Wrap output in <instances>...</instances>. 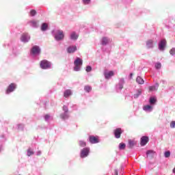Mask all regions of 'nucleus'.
<instances>
[{
    "label": "nucleus",
    "mask_w": 175,
    "mask_h": 175,
    "mask_svg": "<svg viewBox=\"0 0 175 175\" xmlns=\"http://www.w3.org/2000/svg\"><path fill=\"white\" fill-rule=\"evenodd\" d=\"M74 70H75V72H79L80 68L83 66V59L80 57H77L74 62Z\"/></svg>",
    "instance_id": "nucleus-1"
},
{
    "label": "nucleus",
    "mask_w": 175,
    "mask_h": 175,
    "mask_svg": "<svg viewBox=\"0 0 175 175\" xmlns=\"http://www.w3.org/2000/svg\"><path fill=\"white\" fill-rule=\"evenodd\" d=\"M40 68H42V69H49V68H51V63L46 59H44L40 62Z\"/></svg>",
    "instance_id": "nucleus-2"
},
{
    "label": "nucleus",
    "mask_w": 175,
    "mask_h": 175,
    "mask_svg": "<svg viewBox=\"0 0 175 175\" xmlns=\"http://www.w3.org/2000/svg\"><path fill=\"white\" fill-rule=\"evenodd\" d=\"M89 142L92 144H96V143H99V137H95L94 135L89 136Z\"/></svg>",
    "instance_id": "nucleus-3"
},
{
    "label": "nucleus",
    "mask_w": 175,
    "mask_h": 175,
    "mask_svg": "<svg viewBox=\"0 0 175 175\" xmlns=\"http://www.w3.org/2000/svg\"><path fill=\"white\" fill-rule=\"evenodd\" d=\"M90 154V148H85L81 151V158H85Z\"/></svg>",
    "instance_id": "nucleus-4"
},
{
    "label": "nucleus",
    "mask_w": 175,
    "mask_h": 175,
    "mask_svg": "<svg viewBox=\"0 0 175 175\" xmlns=\"http://www.w3.org/2000/svg\"><path fill=\"white\" fill-rule=\"evenodd\" d=\"M30 39H31V36H29L28 33H23L21 38V42H24V43H27V42H29Z\"/></svg>",
    "instance_id": "nucleus-5"
},
{
    "label": "nucleus",
    "mask_w": 175,
    "mask_h": 175,
    "mask_svg": "<svg viewBox=\"0 0 175 175\" xmlns=\"http://www.w3.org/2000/svg\"><path fill=\"white\" fill-rule=\"evenodd\" d=\"M113 133L116 139H120L122 133V130L120 128H118L114 130Z\"/></svg>",
    "instance_id": "nucleus-6"
},
{
    "label": "nucleus",
    "mask_w": 175,
    "mask_h": 175,
    "mask_svg": "<svg viewBox=\"0 0 175 175\" xmlns=\"http://www.w3.org/2000/svg\"><path fill=\"white\" fill-rule=\"evenodd\" d=\"M55 38L56 40H62L64 39V31H59L55 36Z\"/></svg>",
    "instance_id": "nucleus-7"
},
{
    "label": "nucleus",
    "mask_w": 175,
    "mask_h": 175,
    "mask_svg": "<svg viewBox=\"0 0 175 175\" xmlns=\"http://www.w3.org/2000/svg\"><path fill=\"white\" fill-rule=\"evenodd\" d=\"M31 53L33 55L40 54V48L38 46H33L31 49Z\"/></svg>",
    "instance_id": "nucleus-8"
},
{
    "label": "nucleus",
    "mask_w": 175,
    "mask_h": 175,
    "mask_svg": "<svg viewBox=\"0 0 175 175\" xmlns=\"http://www.w3.org/2000/svg\"><path fill=\"white\" fill-rule=\"evenodd\" d=\"M14 90H16V84L11 83L6 90V94H10V92H13Z\"/></svg>",
    "instance_id": "nucleus-9"
},
{
    "label": "nucleus",
    "mask_w": 175,
    "mask_h": 175,
    "mask_svg": "<svg viewBox=\"0 0 175 175\" xmlns=\"http://www.w3.org/2000/svg\"><path fill=\"white\" fill-rule=\"evenodd\" d=\"M165 46H166V40H162L159 43V49L161 51H163L165 50Z\"/></svg>",
    "instance_id": "nucleus-10"
},
{
    "label": "nucleus",
    "mask_w": 175,
    "mask_h": 175,
    "mask_svg": "<svg viewBox=\"0 0 175 175\" xmlns=\"http://www.w3.org/2000/svg\"><path fill=\"white\" fill-rule=\"evenodd\" d=\"M148 137L147 136H143L141 138V142L140 144L141 146H146V144H147V143H148Z\"/></svg>",
    "instance_id": "nucleus-11"
},
{
    "label": "nucleus",
    "mask_w": 175,
    "mask_h": 175,
    "mask_svg": "<svg viewBox=\"0 0 175 175\" xmlns=\"http://www.w3.org/2000/svg\"><path fill=\"white\" fill-rule=\"evenodd\" d=\"M77 50V46H69L68 49H67V52L69 53V54H71L72 53H75V51H76Z\"/></svg>",
    "instance_id": "nucleus-12"
},
{
    "label": "nucleus",
    "mask_w": 175,
    "mask_h": 175,
    "mask_svg": "<svg viewBox=\"0 0 175 175\" xmlns=\"http://www.w3.org/2000/svg\"><path fill=\"white\" fill-rule=\"evenodd\" d=\"M109 42H110V40L109 38L103 37L102 38L101 44H103V46H106V44H109Z\"/></svg>",
    "instance_id": "nucleus-13"
},
{
    "label": "nucleus",
    "mask_w": 175,
    "mask_h": 175,
    "mask_svg": "<svg viewBox=\"0 0 175 175\" xmlns=\"http://www.w3.org/2000/svg\"><path fill=\"white\" fill-rule=\"evenodd\" d=\"M146 46L148 49H152V47H154V41L152 40H149L146 42Z\"/></svg>",
    "instance_id": "nucleus-14"
},
{
    "label": "nucleus",
    "mask_w": 175,
    "mask_h": 175,
    "mask_svg": "<svg viewBox=\"0 0 175 175\" xmlns=\"http://www.w3.org/2000/svg\"><path fill=\"white\" fill-rule=\"evenodd\" d=\"M70 95H72V90H66L64 92V98H69V96H70Z\"/></svg>",
    "instance_id": "nucleus-15"
},
{
    "label": "nucleus",
    "mask_w": 175,
    "mask_h": 175,
    "mask_svg": "<svg viewBox=\"0 0 175 175\" xmlns=\"http://www.w3.org/2000/svg\"><path fill=\"white\" fill-rule=\"evenodd\" d=\"M105 79H110V77H112V76H114V72L109 71L108 72L105 73Z\"/></svg>",
    "instance_id": "nucleus-16"
},
{
    "label": "nucleus",
    "mask_w": 175,
    "mask_h": 175,
    "mask_svg": "<svg viewBox=\"0 0 175 175\" xmlns=\"http://www.w3.org/2000/svg\"><path fill=\"white\" fill-rule=\"evenodd\" d=\"M79 35L76 34V32H72L70 35V39L72 40H77L78 39Z\"/></svg>",
    "instance_id": "nucleus-17"
},
{
    "label": "nucleus",
    "mask_w": 175,
    "mask_h": 175,
    "mask_svg": "<svg viewBox=\"0 0 175 175\" xmlns=\"http://www.w3.org/2000/svg\"><path fill=\"white\" fill-rule=\"evenodd\" d=\"M136 81L138 83V84H144V80H143L140 77H137Z\"/></svg>",
    "instance_id": "nucleus-18"
},
{
    "label": "nucleus",
    "mask_w": 175,
    "mask_h": 175,
    "mask_svg": "<svg viewBox=\"0 0 175 175\" xmlns=\"http://www.w3.org/2000/svg\"><path fill=\"white\" fill-rule=\"evenodd\" d=\"M135 141L131 139L129 140V148H133V146H135Z\"/></svg>",
    "instance_id": "nucleus-19"
},
{
    "label": "nucleus",
    "mask_w": 175,
    "mask_h": 175,
    "mask_svg": "<svg viewBox=\"0 0 175 175\" xmlns=\"http://www.w3.org/2000/svg\"><path fill=\"white\" fill-rule=\"evenodd\" d=\"M60 117L62 118V120H66V118H68L69 116H68V113L65 112L64 113L61 114Z\"/></svg>",
    "instance_id": "nucleus-20"
},
{
    "label": "nucleus",
    "mask_w": 175,
    "mask_h": 175,
    "mask_svg": "<svg viewBox=\"0 0 175 175\" xmlns=\"http://www.w3.org/2000/svg\"><path fill=\"white\" fill-rule=\"evenodd\" d=\"M30 24L31 27H38V22H36V21H31Z\"/></svg>",
    "instance_id": "nucleus-21"
},
{
    "label": "nucleus",
    "mask_w": 175,
    "mask_h": 175,
    "mask_svg": "<svg viewBox=\"0 0 175 175\" xmlns=\"http://www.w3.org/2000/svg\"><path fill=\"white\" fill-rule=\"evenodd\" d=\"M79 145L80 146V147H85V146H87V143L84 141H79Z\"/></svg>",
    "instance_id": "nucleus-22"
},
{
    "label": "nucleus",
    "mask_w": 175,
    "mask_h": 175,
    "mask_svg": "<svg viewBox=\"0 0 175 175\" xmlns=\"http://www.w3.org/2000/svg\"><path fill=\"white\" fill-rule=\"evenodd\" d=\"M154 154H155V152L153 150H148L146 152L147 157H148V155H150V157H153Z\"/></svg>",
    "instance_id": "nucleus-23"
},
{
    "label": "nucleus",
    "mask_w": 175,
    "mask_h": 175,
    "mask_svg": "<svg viewBox=\"0 0 175 175\" xmlns=\"http://www.w3.org/2000/svg\"><path fill=\"white\" fill-rule=\"evenodd\" d=\"M84 90L86 91V92H90L92 90V88L89 85H86L85 86Z\"/></svg>",
    "instance_id": "nucleus-24"
},
{
    "label": "nucleus",
    "mask_w": 175,
    "mask_h": 175,
    "mask_svg": "<svg viewBox=\"0 0 175 175\" xmlns=\"http://www.w3.org/2000/svg\"><path fill=\"white\" fill-rule=\"evenodd\" d=\"M126 146V145H125V144H122V143H120L119 144V148L120 150H125V147Z\"/></svg>",
    "instance_id": "nucleus-25"
},
{
    "label": "nucleus",
    "mask_w": 175,
    "mask_h": 175,
    "mask_svg": "<svg viewBox=\"0 0 175 175\" xmlns=\"http://www.w3.org/2000/svg\"><path fill=\"white\" fill-rule=\"evenodd\" d=\"M47 27L48 25L46 23H43L41 27L42 31H46V29H47Z\"/></svg>",
    "instance_id": "nucleus-26"
},
{
    "label": "nucleus",
    "mask_w": 175,
    "mask_h": 175,
    "mask_svg": "<svg viewBox=\"0 0 175 175\" xmlns=\"http://www.w3.org/2000/svg\"><path fill=\"white\" fill-rule=\"evenodd\" d=\"M155 102H157V99L155 98L151 97L150 99V103L151 105H154V103H155Z\"/></svg>",
    "instance_id": "nucleus-27"
},
{
    "label": "nucleus",
    "mask_w": 175,
    "mask_h": 175,
    "mask_svg": "<svg viewBox=\"0 0 175 175\" xmlns=\"http://www.w3.org/2000/svg\"><path fill=\"white\" fill-rule=\"evenodd\" d=\"M152 108V107L150 105H146V106L144 107V110L147 111L148 110H151Z\"/></svg>",
    "instance_id": "nucleus-28"
},
{
    "label": "nucleus",
    "mask_w": 175,
    "mask_h": 175,
    "mask_svg": "<svg viewBox=\"0 0 175 175\" xmlns=\"http://www.w3.org/2000/svg\"><path fill=\"white\" fill-rule=\"evenodd\" d=\"M31 155H33V151H32L31 149H29L27 150V157H31Z\"/></svg>",
    "instance_id": "nucleus-29"
},
{
    "label": "nucleus",
    "mask_w": 175,
    "mask_h": 175,
    "mask_svg": "<svg viewBox=\"0 0 175 175\" xmlns=\"http://www.w3.org/2000/svg\"><path fill=\"white\" fill-rule=\"evenodd\" d=\"M156 69H161L162 68V64L161 63H157L155 64Z\"/></svg>",
    "instance_id": "nucleus-30"
},
{
    "label": "nucleus",
    "mask_w": 175,
    "mask_h": 175,
    "mask_svg": "<svg viewBox=\"0 0 175 175\" xmlns=\"http://www.w3.org/2000/svg\"><path fill=\"white\" fill-rule=\"evenodd\" d=\"M157 88L155 86H150L149 91H157Z\"/></svg>",
    "instance_id": "nucleus-31"
},
{
    "label": "nucleus",
    "mask_w": 175,
    "mask_h": 175,
    "mask_svg": "<svg viewBox=\"0 0 175 175\" xmlns=\"http://www.w3.org/2000/svg\"><path fill=\"white\" fill-rule=\"evenodd\" d=\"M30 14H31V16H35L36 14V10H31V11H30Z\"/></svg>",
    "instance_id": "nucleus-32"
},
{
    "label": "nucleus",
    "mask_w": 175,
    "mask_h": 175,
    "mask_svg": "<svg viewBox=\"0 0 175 175\" xmlns=\"http://www.w3.org/2000/svg\"><path fill=\"white\" fill-rule=\"evenodd\" d=\"M170 53L171 54V55H174V54H175V48H172V49L170 51Z\"/></svg>",
    "instance_id": "nucleus-33"
},
{
    "label": "nucleus",
    "mask_w": 175,
    "mask_h": 175,
    "mask_svg": "<svg viewBox=\"0 0 175 175\" xmlns=\"http://www.w3.org/2000/svg\"><path fill=\"white\" fill-rule=\"evenodd\" d=\"M92 70V68L91 67V66H88L86 67V72H91Z\"/></svg>",
    "instance_id": "nucleus-34"
},
{
    "label": "nucleus",
    "mask_w": 175,
    "mask_h": 175,
    "mask_svg": "<svg viewBox=\"0 0 175 175\" xmlns=\"http://www.w3.org/2000/svg\"><path fill=\"white\" fill-rule=\"evenodd\" d=\"M165 158H169V157H170V151L165 152Z\"/></svg>",
    "instance_id": "nucleus-35"
},
{
    "label": "nucleus",
    "mask_w": 175,
    "mask_h": 175,
    "mask_svg": "<svg viewBox=\"0 0 175 175\" xmlns=\"http://www.w3.org/2000/svg\"><path fill=\"white\" fill-rule=\"evenodd\" d=\"M63 110L64 111H65V113H68V107H66V105L63 106Z\"/></svg>",
    "instance_id": "nucleus-36"
},
{
    "label": "nucleus",
    "mask_w": 175,
    "mask_h": 175,
    "mask_svg": "<svg viewBox=\"0 0 175 175\" xmlns=\"http://www.w3.org/2000/svg\"><path fill=\"white\" fill-rule=\"evenodd\" d=\"M170 127L171 128H175V121H172L170 123Z\"/></svg>",
    "instance_id": "nucleus-37"
},
{
    "label": "nucleus",
    "mask_w": 175,
    "mask_h": 175,
    "mask_svg": "<svg viewBox=\"0 0 175 175\" xmlns=\"http://www.w3.org/2000/svg\"><path fill=\"white\" fill-rule=\"evenodd\" d=\"M83 1L85 5H88V3H90V2L91 1V0H83Z\"/></svg>",
    "instance_id": "nucleus-38"
},
{
    "label": "nucleus",
    "mask_w": 175,
    "mask_h": 175,
    "mask_svg": "<svg viewBox=\"0 0 175 175\" xmlns=\"http://www.w3.org/2000/svg\"><path fill=\"white\" fill-rule=\"evenodd\" d=\"M140 94H142V92H140V90H139L138 91V94H135L134 98H137L139 96V95H140Z\"/></svg>",
    "instance_id": "nucleus-39"
},
{
    "label": "nucleus",
    "mask_w": 175,
    "mask_h": 175,
    "mask_svg": "<svg viewBox=\"0 0 175 175\" xmlns=\"http://www.w3.org/2000/svg\"><path fill=\"white\" fill-rule=\"evenodd\" d=\"M44 118L46 120H49V118H50V115H46Z\"/></svg>",
    "instance_id": "nucleus-40"
},
{
    "label": "nucleus",
    "mask_w": 175,
    "mask_h": 175,
    "mask_svg": "<svg viewBox=\"0 0 175 175\" xmlns=\"http://www.w3.org/2000/svg\"><path fill=\"white\" fill-rule=\"evenodd\" d=\"M114 174L115 175H118V171L117 170H114Z\"/></svg>",
    "instance_id": "nucleus-41"
},
{
    "label": "nucleus",
    "mask_w": 175,
    "mask_h": 175,
    "mask_svg": "<svg viewBox=\"0 0 175 175\" xmlns=\"http://www.w3.org/2000/svg\"><path fill=\"white\" fill-rule=\"evenodd\" d=\"M119 88H120V90H122L124 88V86H122V85H120Z\"/></svg>",
    "instance_id": "nucleus-42"
},
{
    "label": "nucleus",
    "mask_w": 175,
    "mask_h": 175,
    "mask_svg": "<svg viewBox=\"0 0 175 175\" xmlns=\"http://www.w3.org/2000/svg\"><path fill=\"white\" fill-rule=\"evenodd\" d=\"M173 173H175V167H174V168L173 169Z\"/></svg>",
    "instance_id": "nucleus-43"
},
{
    "label": "nucleus",
    "mask_w": 175,
    "mask_h": 175,
    "mask_svg": "<svg viewBox=\"0 0 175 175\" xmlns=\"http://www.w3.org/2000/svg\"><path fill=\"white\" fill-rule=\"evenodd\" d=\"M130 76H131V77H132L133 76V74H130Z\"/></svg>",
    "instance_id": "nucleus-44"
}]
</instances>
